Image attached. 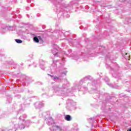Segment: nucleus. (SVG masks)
I'll return each mask as SVG.
<instances>
[{
  "instance_id": "obj_2",
  "label": "nucleus",
  "mask_w": 131,
  "mask_h": 131,
  "mask_svg": "<svg viewBox=\"0 0 131 131\" xmlns=\"http://www.w3.org/2000/svg\"><path fill=\"white\" fill-rule=\"evenodd\" d=\"M47 123L48 125H51L53 124V123H55V122H54V120H53V118H50L47 122Z\"/></svg>"
},
{
  "instance_id": "obj_14",
  "label": "nucleus",
  "mask_w": 131,
  "mask_h": 131,
  "mask_svg": "<svg viewBox=\"0 0 131 131\" xmlns=\"http://www.w3.org/2000/svg\"><path fill=\"white\" fill-rule=\"evenodd\" d=\"M17 13H19V11H18V10H17Z\"/></svg>"
},
{
  "instance_id": "obj_5",
  "label": "nucleus",
  "mask_w": 131,
  "mask_h": 131,
  "mask_svg": "<svg viewBox=\"0 0 131 131\" xmlns=\"http://www.w3.org/2000/svg\"><path fill=\"white\" fill-rule=\"evenodd\" d=\"M23 117L24 118H26L27 117V116L26 114H25L19 117V119L20 120H23V122H24V119H23Z\"/></svg>"
},
{
  "instance_id": "obj_4",
  "label": "nucleus",
  "mask_w": 131,
  "mask_h": 131,
  "mask_svg": "<svg viewBox=\"0 0 131 131\" xmlns=\"http://www.w3.org/2000/svg\"><path fill=\"white\" fill-rule=\"evenodd\" d=\"M65 120L67 121H71V116L69 115H67L65 116Z\"/></svg>"
},
{
  "instance_id": "obj_13",
  "label": "nucleus",
  "mask_w": 131,
  "mask_h": 131,
  "mask_svg": "<svg viewBox=\"0 0 131 131\" xmlns=\"http://www.w3.org/2000/svg\"><path fill=\"white\" fill-rule=\"evenodd\" d=\"M15 41H16V42H17V39H15Z\"/></svg>"
},
{
  "instance_id": "obj_6",
  "label": "nucleus",
  "mask_w": 131,
  "mask_h": 131,
  "mask_svg": "<svg viewBox=\"0 0 131 131\" xmlns=\"http://www.w3.org/2000/svg\"><path fill=\"white\" fill-rule=\"evenodd\" d=\"M34 41L35 42H38L39 41V40L38 39V38L37 37H34Z\"/></svg>"
},
{
  "instance_id": "obj_8",
  "label": "nucleus",
  "mask_w": 131,
  "mask_h": 131,
  "mask_svg": "<svg viewBox=\"0 0 131 131\" xmlns=\"http://www.w3.org/2000/svg\"><path fill=\"white\" fill-rule=\"evenodd\" d=\"M54 127H56V128H57V129H58V130H62V128H61V127L58 126V125H55L54 126Z\"/></svg>"
},
{
  "instance_id": "obj_3",
  "label": "nucleus",
  "mask_w": 131,
  "mask_h": 131,
  "mask_svg": "<svg viewBox=\"0 0 131 131\" xmlns=\"http://www.w3.org/2000/svg\"><path fill=\"white\" fill-rule=\"evenodd\" d=\"M52 54L55 56V57H57V54H58V50L56 49H54L52 51Z\"/></svg>"
},
{
  "instance_id": "obj_12",
  "label": "nucleus",
  "mask_w": 131,
  "mask_h": 131,
  "mask_svg": "<svg viewBox=\"0 0 131 131\" xmlns=\"http://www.w3.org/2000/svg\"><path fill=\"white\" fill-rule=\"evenodd\" d=\"M127 131H131V128L128 130Z\"/></svg>"
},
{
  "instance_id": "obj_7",
  "label": "nucleus",
  "mask_w": 131,
  "mask_h": 131,
  "mask_svg": "<svg viewBox=\"0 0 131 131\" xmlns=\"http://www.w3.org/2000/svg\"><path fill=\"white\" fill-rule=\"evenodd\" d=\"M25 128V126H24L23 124L20 125V126H19V128L20 129H24V128Z\"/></svg>"
},
{
  "instance_id": "obj_9",
  "label": "nucleus",
  "mask_w": 131,
  "mask_h": 131,
  "mask_svg": "<svg viewBox=\"0 0 131 131\" xmlns=\"http://www.w3.org/2000/svg\"><path fill=\"white\" fill-rule=\"evenodd\" d=\"M17 43H22V40L20 39H17Z\"/></svg>"
},
{
  "instance_id": "obj_15",
  "label": "nucleus",
  "mask_w": 131,
  "mask_h": 131,
  "mask_svg": "<svg viewBox=\"0 0 131 131\" xmlns=\"http://www.w3.org/2000/svg\"><path fill=\"white\" fill-rule=\"evenodd\" d=\"M50 130H52V129L50 128Z\"/></svg>"
},
{
  "instance_id": "obj_11",
  "label": "nucleus",
  "mask_w": 131,
  "mask_h": 131,
  "mask_svg": "<svg viewBox=\"0 0 131 131\" xmlns=\"http://www.w3.org/2000/svg\"><path fill=\"white\" fill-rule=\"evenodd\" d=\"M51 131H56V129H52V130H51Z\"/></svg>"
},
{
  "instance_id": "obj_1",
  "label": "nucleus",
  "mask_w": 131,
  "mask_h": 131,
  "mask_svg": "<svg viewBox=\"0 0 131 131\" xmlns=\"http://www.w3.org/2000/svg\"><path fill=\"white\" fill-rule=\"evenodd\" d=\"M35 106L36 108H41V107H42V106H43V103H42V102H37L35 104Z\"/></svg>"
},
{
  "instance_id": "obj_10",
  "label": "nucleus",
  "mask_w": 131,
  "mask_h": 131,
  "mask_svg": "<svg viewBox=\"0 0 131 131\" xmlns=\"http://www.w3.org/2000/svg\"><path fill=\"white\" fill-rule=\"evenodd\" d=\"M58 77H55L54 78V80H55V79H58Z\"/></svg>"
}]
</instances>
